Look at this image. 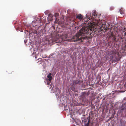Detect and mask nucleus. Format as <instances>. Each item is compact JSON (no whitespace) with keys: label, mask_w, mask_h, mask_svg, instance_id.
<instances>
[{"label":"nucleus","mask_w":126,"mask_h":126,"mask_svg":"<svg viewBox=\"0 0 126 126\" xmlns=\"http://www.w3.org/2000/svg\"><path fill=\"white\" fill-rule=\"evenodd\" d=\"M97 14L96 12L95 11H94L93 13L92 14V16H90V17H88L89 19H90L91 18L94 21L95 20L94 18H95L96 17H97Z\"/></svg>","instance_id":"39448f33"},{"label":"nucleus","mask_w":126,"mask_h":126,"mask_svg":"<svg viewBox=\"0 0 126 126\" xmlns=\"http://www.w3.org/2000/svg\"><path fill=\"white\" fill-rule=\"evenodd\" d=\"M90 122V119L88 120V123L86 124L85 125V126H89V124Z\"/></svg>","instance_id":"9b49d317"},{"label":"nucleus","mask_w":126,"mask_h":126,"mask_svg":"<svg viewBox=\"0 0 126 126\" xmlns=\"http://www.w3.org/2000/svg\"><path fill=\"white\" fill-rule=\"evenodd\" d=\"M111 94V93H109V94H108V95H107L108 97H110V96H109V95H110Z\"/></svg>","instance_id":"f3484780"},{"label":"nucleus","mask_w":126,"mask_h":126,"mask_svg":"<svg viewBox=\"0 0 126 126\" xmlns=\"http://www.w3.org/2000/svg\"><path fill=\"white\" fill-rule=\"evenodd\" d=\"M112 37H113L112 40L113 42H114L116 40V38L115 36H114L113 35H112Z\"/></svg>","instance_id":"ddd939ff"},{"label":"nucleus","mask_w":126,"mask_h":126,"mask_svg":"<svg viewBox=\"0 0 126 126\" xmlns=\"http://www.w3.org/2000/svg\"><path fill=\"white\" fill-rule=\"evenodd\" d=\"M95 24L96 25H100V24H102L103 25V29L101 28V30L102 31H103L104 32H106V31H107V30L108 29V27L106 26V24H104L103 25V24L102 23V22H101L100 21V19H97V20L96 19H95Z\"/></svg>","instance_id":"7ed1b4c3"},{"label":"nucleus","mask_w":126,"mask_h":126,"mask_svg":"<svg viewBox=\"0 0 126 126\" xmlns=\"http://www.w3.org/2000/svg\"><path fill=\"white\" fill-rule=\"evenodd\" d=\"M125 35H126V28L125 29Z\"/></svg>","instance_id":"a211bd4d"},{"label":"nucleus","mask_w":126,"mask_h":126,"mask_svg":"<svg viewBox=\"0 0 126 126\" xmlns=\"http://www.w3.org/2000/svg\"><path fill=\"white\" fill-rule=\"evenodd\" d=\"M122 102H126V97L124 98L123 100H122Z\"/></svg>","instance_id":"2eb2a0df"},{"label":"nucleus","mask_w":126,"mask_h":126,"mask_svg":"<svg viewBox=\"0 0 126 126\" xmlns=\"http://www.w3.org/2000/svg\"><path fill=\"white\" fill-rule=\"evenodd\" d=\"M83 16L82 15L79 14L77 16L76 18L81 20L83 19Z\"/></svg>","instance_id":"0eeeda50"},{"label":"nucleus","mask_w":126,"mask_h":126,"mask_svg":"<svg viewBox=\"0 0 126 126\" xmlns=\"http://www.w3.org/2000/svg\"><path fill=\"white\" fill-rule=\"evenodd\" d=\"M120 13L121 14H124V13L123 12H122V13L121 12H120Z\"/></svg>","instance_id":"aec40b11"},{"label":"nucleus","mask_w":126,"mask_h":126,"mask_svg":"<svg viewBox=\"0 0 126 126\" xmlns=\"http://www.w3.org/2000/svg\"><path fill=\"white\" fill-rule=\"evenodd\" d=\"M59 16V14L57 13H56L55 14V17L56 18H57V17H58Z\"/></svg>","instance_id":"f8f14e48"},{"label":"nucleus","mask_w":126,"mask_h":126,"mask_svg":"<svg viewBox=\"0 0 126 126\" xmlns=\"http://www.w3.org/2000/svg\"><path fill=\"white\" fill-rule=\"evenodd\" d=\"M108 54L110 56V60H112L116 54L117 55V56L114 58V59L113 61L116 62L119 61L120 59L121 58L119 57V53H117L116 50L115 49L109 52Z\"/></svg>","instance_id":"f03ea898"},{"label":"nucleus","mask_w":126,"mask_h":126,"mask_svg":"<svg viewBox=\"0 0 126 126\" xmlns=\"http://www.w3.org/2000/svg\"><path fill=\"white\" fill-rule=\"evenodd\" d=\"M75 85H74V84L72 85L70 87L71 90L72 91L75 92Z\"/></svg>","instance_id":"1a4fd4ad"},{"label":"nucleus","mask_w":126,"mask_h":126,"mask_svg":"<svg viewBox=\"0 0 126 126\" xmlns=\"http://www.w3.org/2000/svg\"><path fill=\"white\" fill-rule=\"evenodd\" d=\"M96 99L95 98H93L92 99V102H94V100H95Z\"/></svg>","instance_id":"dca6fc26"},{"label":"nucleus","mask_w":126,"mask_h":126,"mask_svg":"<svg viewBox=\"0 0 126 126\" xmlns=\"http://www.w3.org/2000/svg\"><path fill=\"white\" fill-rule=\"evenodd\" d=\"M126 103H124V104H122V106L121 108V109L122 110H124L126 108Z\"/></svg>","instance_id":"6e6552de"},{"label":"nucleus","mask_w":126,"mask_h":126,"mask_svg":"<svg viewBox=\"0 0 126 126\" xmlns=\"http://www.w3.org/2000/svg\"><path fill=\"white\" fill-rule=\"evenodd\" d=\"M92 31L91 29L89 27L87 26L83 27L79 31V33L74 36L71 39H68L67 35L63 34L60 37L59 34H57L56 38L52 40V43H53L58 42V40L61 38L63 41H67L68 42H76L77 41H80V42H85L87 39H88L89 37L88 35H91Z\"/></svg>","instance_id":"f257e3e1"},{"label":"nucleus","mask_w":126,"mask_h":126,"mask_svg":"<svg viewBox=\"0 0 126 126\" xmlns=\"http://www.w3.org/2000/svg\"><path fill=\"white\" fill-rule=\"evenodd\" d=\"M75 104V105H76V104Z\"/></svg>","instance_id":"5701e85b"},{"label":"nucleus","mask_w":126,"mask_h":126,"mask_svg":"<svg viewBox=\"0 0 126 126\" xmlns=\"http://www.w3.org/2000/svg\"><path fill=\"white\" fill-rule=\"evenodd\" d=\"M82 81L81 80L79 79L76 80H74L73 81V84H80L82 83Z\"/></svg>","instance_id":"423d86ee"},{"label":"nucleus","mask_w":126,"mask_h":126,"mask_svg":"<svg viewBox=\"0 0 126 126\" xmlns=\"http://www.w3.org/2000/svg\"><path fill=\"white\" fill-rule=\"evenodd\" d=\"M66 101V100H65V101H64V102H65V101Z\"/></svg>","instance_id":"4be33fe9"},{"label":"nucleus","mask_w":126,"mask_h":126,"mask_svg":"<svg viewBox=\"0 0 126 126\" xmlns=\"http://www.w3.org/2000/svg\"><path fill=\"white\" fill-rule=\"evenodd\" d=\"M40 22H41L42 20V19L40 18Z\"/></svg>","instance_id":"6ab92c4d"},{"label":"nucleus","mask_w":126,"mask_h":126,"mask_svg":"<svg viewBox=\"0 0 126 126\" xmlns=\"http://www.w3.org/2000/svg\"><path fill=\"white\" fill-rule=\"evenodd\" d=\"M112 92L113 93L112 94V95L113 94H114V93H114V92L113 91H112Z\"/></svg>","instance_id":"412c9836"},{"label":"nucleus","mask_w":126,"mask_h":126,"mask_svg":"<svg viewBox=\"0 0 126 126\" xmlns=\"http://www.w3.org/2000/svg\"><path fill=\"white\" fill-rule=\"evenodd\" d=\"M51 73H49L47 76V84L48 85L50 84L51 82V80L52 79V77L51 76Z\"/></svg>","instance_id":"20e7f679"},{"label":"nucleus","mask_w":126,"mask_h":126,"mask_svg":"<svg viewBox=\"0 0 126 126\" xmlns=\"http://www.w3.org/2000/svg\"><path fill=\"white\" fill-rule=\"evenodd\" d=\"M59 19H58L57 18H55V20L54 22L55 23H58L59 22H58Z\"/></svg>","instance_id":"4468645a"},{"label":"nucleus","mask_w":126,"mask_h":126,"mask_svg":"<svg viewBox=\"0 0 126 126\" xmlns=\"http://www.w3.org/2000/svg\"><path fill=\"white\" fill-rule=\"evenodd\" d=\"M48 16L49 18H50V20H51L52 21L53 20L52 17H53V16L52 15L50 14L48 15Z\"/></svg>","instance_id":"9d476101"},{"label":"nucleus","mask_w":126,"mask_h":126,"mask_svg":"<svg viewBox=\"0 0 126 126\" xmlns=\"http://www.w3.org/2000/svg\"><path fill=\"white\" fill-rule=\"evenodd\" d=\"M95 102L96 103V102Z\"/></svg>","instance_id":"b1692460"}]
</instances>
